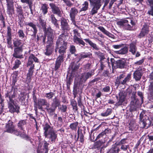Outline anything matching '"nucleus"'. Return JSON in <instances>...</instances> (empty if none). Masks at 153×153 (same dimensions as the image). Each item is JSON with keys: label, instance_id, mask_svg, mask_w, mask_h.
I'll use <instances>...</instances> for the list:
<instances>
[{"label": "nucleus", "instance_id": "f257e3e1", "mask_svg": "<svg viewBox=\"0 0 153 153\" xmlns=\"http://www.w3.org/2000/svg\"><path fill=\"white\" fill-rule=\"evenodd\" d=\"M47 36L48 40L47 43L45 53L47 56L50 55L54 49V45L53 40V31L51 28L48 29L47 32L45 31Z\"/></svg>", "mask_w": 153, "mask_h": 153}, {"label": "nucleus", "instance_id": "f03ea898", "mask_svg": "<svg viewBox=\"0 0 153 153\" xmlns=\"http://www.w3.org/2000/svg\"><path fill=\"white\" fill-rule=\"evenodd\" d=\"M67 36V35L65 34L64 33H62L59 36L56 41L57 47L55 49V51L56 52L57 48L59 47V52L61 55H63L64 54L65 52L67 44L65 42V40L66 39Z\"/></svg>", "mask_w": 153, "mask_h": 153}, {"label": "nucleus", "instance_id": "7ed1b4c3", "mask_svg": "<svg viewBox=\"0 0 153 153\" xmlns=\"http://www.w3.org/2000/svg\"><path fill=\"white\" fill-rule=\"evenodd\" d=\"M44 134L45 137L49 138L52 142H54L57 137L53 128L49 125L46 124L43 126Z\"/></svg>", "mask_w": 153, "mask_h": 153}, {"label": "nucleus", "instance_id": "20e7f679", "mask_svg": "<svg viewBox=\"0 0 153 153\" xmlns=\"http://www.w3.org/2000/svg\"><path fill=\"white\" fill-rule=\"evenodd\" d=\"M120 27L124 29L131 30H133V26L135 25L134 22L131 19H123L117 23Z\"/></svg>", "mask_w": 153, "mask_h": 153}, {"label": "nucleus", "instance_id": "39448f33", "mask_svg": "<svg viewBox=\"0 0 153 153\" xmlns=\"http://www.w3.org/2000/svg\"><path fill=\"white\" fill-rule=\"evenodd\" d=\"M6 132L10 133H14L16 135H19L21 137L23 138H25L27 137V135L25 132H23L22 133L19 132L14 129V126L13 125V123L10 120H9L8 123L6 125Z\"/></svg>", "mask_w": 153, "mask_h": 153}, {"label": "nucleus", "instance_id": "423d86ee", "mask_svg": "<svg viewBox=\"0 0 153 153\" xmlns=\"http://www.w3.org/2000/svg\"><path fill=\"white\" fill-rule=\"evenodd\" d=\"M90 2V4L93 6L91 11V14L93 15L97 13L98 10L100 8L103 4L102 0H88Z\"/></svg>", "mask_w": 153, "mask_h": 153}, {"label": "nucleus", "instance_id": "0eeeda50", "mask_svg": "<svg viewBox=\"0 0 153 153\" xmlns=\"http://www.w3.org/2000/svg\"><path fill=\"white\" fill-rule=\"evenodd\" d=\"M34 109L36 114L38 113V108L42 111L43 110L42 106L45 105L47 107L49 106V104L48 103L47 100L45 99L40 98L38 100L37 102L34 101Z\"/></svg>", "mask_w": 153, "mask_h": 153}, {"label": "nucleus", "instance_id": "6e6552de", "mask_svg": "<svg viewBox=\"0 0 153 153\" xmlns=\"http://www.w3.org/2000/svg\"><path fill=\"white\" fill-rule=\"evenodd\" d=\"M48 145L49 144L45 141L43 143L40 142L37 149V153H47Z\"/></svg>", "mask_w": 153, "mask_h": 153}, {"label": "nucleus", "instance_id": "1a4fd4ad", "mask_svg": "<svg viewBox=\"0 0 153 153\" xmlns=\"http://www.w3.org/2000/svg\"><path fill=\"white\" fill-rule=\"evenodd\" d=\"M131 74L129 73L127 74V76L123 79L124 75L123 74L120 75L117 79V83L120 84L124 85L128 82L131 78Z\"/></svg>", "mask_w": 153, "mask_h": 153}, {"label": "nucleus", "instance_id": "9d476101", "mask_svg": "<svg viewBox=\"0 0 153 153\" xmlns=\"http://www.w3.org/2000/svg\"><path fill=\"white\" fill-rule=\"evenodd\" d=\"M27 31H32L33 32V35L35 36L37 31L36 25L33 23L30 22L25 23Z\"/></svg>", "mask_w": 153, "mask_h": 153}, {"label": "nucleus", "instance_id": "9b49d317", "mask_svg": "<svg viewBox=\"0 0 153 153\" xmlns=\"http://www.w3.org/2000/svg\"><path fill=\"white\" fill-rule=\"evenodd\" d=\"M25 44H22V45L19 47H16L14 49V53L13 54V56L14 57L18 58H22L23 55H19V53L20 52H22L23 49L25 48Z\"/></svg>", "mask_w": 153, "mask_h": 153}, {"label": "nucleus", "instance_id": "f8f14e48", "mask_svg": "<svg viewBox=\"0 0 153 153\" xmlns=\"http://www.w3.org/2000/svg\"><path fill=\"white\" fill-rule=\"evenodd\" d=\"M137 48L135 43L132 42L129 45L128 50L133 55H135V57H138L140 56V54L139 51H137Z\"/></svg>", "mask_w": 153, "mask_h": 153}, {"label": "nucleus", "instance_id": "ddd939ff", "mask_svg": "<svg viewBox=\"0 0 153 153\" xmlns=\"http://www.w3.org/2000/svg\"><path fill=\"white\" fill-rule=\"evenodd\" d=\"M94 74V70H91L88 72H85L82 74L80 77V81L81 82H85Z\"/></svg>", "mask_w": 153, "mask_h": 153}, {"label": "nucleus", "instance_id": "4468645a", "mask_svg": "<svg viewBox=\"0 0 153 153\" xmlns=\"http://www.w3.org/2000/svg\"><path fill=\"white\" fill-rule=\"evenodd\" d=\"M78 13L77 10L75 7H73L71 8V9L69 15L71 19L72 22V23L77 27H78L76 25L75 16L77 15Z\"/></svg>", "mask_w": 153, "mask_h": 153}, {"label": "nucleus", "instance_id": "2eb2a0df", "mask_svg": "<svg viewBox=\"0 0 153 153\" xmlns=\"http://www.w3.org/2000/svg\"><path fill=\"white\" fill-rule=\"evenodd\" d=\"M8 107L10 111L12 113L15 112L18 113L19 111V107L14 103V101L9 102Z\"/></svg>", "mask_w": 153, "mask_h": 153}, {"label": "nucleus", "instance_id": "dca6fc26", "mask_svg": "<svg viewBox=\"0 0 153 153\" xmlns=\"http://www.w3.org/2000/svg\"><path fill=\"white\" fill-rule=\"evenodd\" d=\"M61 27L62 29L64 31H69L70 29L68 24L67 20L64 18H62L61 20Z\"/></svg>", "mask_w": 153, "mask_h": 153}, {"label": "nucleus", "instance_id": "f3484780", "mask_svg": "<svg viewBox=\"0 0 153 153\" xmlns=\"http://www.w3.org/2000/svg\"><path fill=\"white\" fill-rule=\"evenodd\" d=\"M149 32V26L146 24H145L138 35V37L140 38L144 37Z\"/></svg>", "mask_w": 153, "mask_h": 153}, {"label": "nucleus", "instance_id": "a211bd4d", "mask_svg": "<svg viewBox=\"0 0 153 153\" xmlns=\"http://www.w3.org/2000/svg\"><path fill=\"white\" fill-rule=\"evenodd\" d=\"M49 6L52 9V11L53 13L56 14L59 16H61V11L59 7L54 4L53 3H50Z\"/></svg>", "mask_w": 153, "mask_h": 153}, {"label": "nucleus", "instance_id": "6ab92c4d", "mask_svg": "<svg viewBox=\"0 0 153 153\" xmlns=\"http://www.w3.org/2000/svg\"><path fill=\"white\" fill-rule=\"evenodd\" d=\"M53 102L54 106H52V108L51 107L50 109L52 112H53L55 110L56 107L60 105V103L59 100L56 97L53 99Z\"/></svg>", "mask_w": 153, "mask_h": 153}, {"label": "nucleus", "instance_id": "aec40b11", "mask_svg": "<svg viewBox=\"0 0 153 153\" xmlns=\"http://www.w3.org/2000/svg\"><path fill=\"white\" fill-rule=\"evenodd\" d=\"M127 63L126 60L124 59L120 60L117 62V66L118 68H123L126 67Z\"/></svg>", "mask_w": 153, "mask_h": 153}, {"label": "nucleus", "instance_id": "412c9836", "mask_svg": "<svg viewBox=\"0 0 153 153\" xmlns=\"http://www.w3.org/2000/svg\"><path fill=\"white\" fill-rule=\"evenodd\" d=\"M6 97L8 98L9 99V102L14 101L13 100V98L15 97V92L14 90L12 88L11 91L9 92H8L6 94Z\"/></svg>", "mask_w": 153, "mask_h": 153}, {"label": "nucleus", "instance_id": "4be33fe9", "mask_svg": "<svg viewBox=\"0 0 153 153\" xmlns=\"http://www.w3.org/2000/svg\"><path fill=\"white\" fill-rule=\"evenodd\" d=\"M73 41L76 44L82 45L83 46L85 45V42L81 39L78 38L76 36H74L73 37Z\"/></svg>", "mask_w": 153, "mask_h": 153}, {"label": "nucleus", "instance_id": "5701e85b", "mask_svg": "<svg viewBox=\"0 0 153 153\" xmlns=\"http://www.w3.org/2000/svg\"><path fill=\"white\" fill-rule=\"evenodd\" d=\"M98 28L105 34L108 36L109 37L111 38H114V35L106 30L103 27L99 26L98 27Z\"/></svg>", "mask_w": 153, "mask_h": 153}, {"label": "nucleus", "instance_id": "b1692460", "mask_svg": "<svg viewBox=\"0 0 153 153\" xmlns=\"http://www.w3.org/2000/svg\"><path fill=\"white\" fill-rule=\"evenodd\" d=\"M38 59L33 54H30L29 57L28 62L27 63V66L33 64V61L37 62H38Z\"/></svg>", "mask_w": 153, "mask_h": 153}, {"label": "nucleus", "instance_id": "393cba45", "mask_svg": "<svg viewBox=\"0 0 153 153\" xmlns=\"http://www.w3.org/2000/svg\"><path fill=\"white\" fill-rule=\"evenodd\" d=\"M38 22L39 23L38 24V26H39V27H41H41L44 29L45 33L46 34L45 31L47 32L48 29L49 27H48L47 29L46 28H45L46 22L44 21V20L42 19L41 18V17H39L38 19ZM50 28H51L50 27Z\"/></svg>", "mask_w": 153, "mask_h": 153}, {"label": "nucleus", "instance_id": "a878e982", "mask_svg": "<svg viewBox=\"0 0 153 153\" xmlns=\"http://www.w3.org/2000/svg\"><path fill=\"white\" fill-rule=\"evenodd\" d=\"M142 76L141 73L139 71H136L133 74L134 78L136 81L140 80Z\"/></svg>", "mask_w": 153, "mask_h": 153}, {"label": "nucleus", "instance_id": "bb28decb", "mask_svg": "<svg viewBox=\"0 0 153 153\" xmlns=\"http://www.w3.org/2000/svg\"><path fill=\"white\" fill-rule=\"evenodd\" d=\"M120 150V147L116 145H113L109 151V153H118Z\"/></svg>", "mask_w": 153, "mask_h": 153}, {"label": "nucleus", "instance_id": "cd10ccee", "mask_svg": "<svg viewBox=\"0 0 153 153\" xmlns=\"http://www.w3.org/2000/svg\"><path fill=\"white\" fill-rule=\"evenodd\" d=\"M28 66H30V68L29 70L28 73L27 74V78L30 79L33 74V69L34 66V64H31Z\"/></svg>", "mask_w": 153, "mask_h": 153}, {"label": "nucleus", "instance_id": "c85d7f7f", "mask_svg": "<svg viewBox=\"0 0 153 153\" xmlns=\"http://www.w3.org/2000/svg\"><path fill=\"white\" fill-rule=\"evenodd\" d=\"M119 95L120 96L118 102L117 103V105H120L122 104L123 102L124 101L125 98V96L122 93H120Z\"/></svg>", "mask_w": 153, "mask_h": 153}, {"label": "nucleus", "instance_id": "c756f323", "mask_svg": "<svg viewBox=\"0 0 153 153\" xmlns=\"http://www.w3.org/2000/svg\"><path fill=\"white\" fill-rule=\"evenodd\" d=\"M92 54L90 53H83L80 54L79 56V60L88 57H90L91 56Z\"/></svg>", "mask_w": 153, "mask_h": 153}, {"label": "nucleus", "instance_id": "7c9ffc66", "mask_svg": "<svg viewBox=\"0 0 153 153\" xmlns=\"http://www.w3.org/2000/svg\"><path fill=\"white\" fill-rule=\"evenodd\" d=\"M112 112V109L110 108H108L106 111L103 112L101 114V116L103 117H107L111 114Z\"/></svg>", "mask_w": 153, "mask_h": 153}, {"label": "nucleus", "instance_id": "2f4dec72", "mask_svg": "<svg viewBox=\"0 0 153 153\" xmlns=\"http://www.w3.org/2000/svg\"><path fill=\"white\" fill-rule=\"evenodd\" d=\"M22 41L21 40L17 39L13 41V45L14 47H19L22 44H25L24 43H22Z\"/></svg>", "mask_w": 153, "mask_h": 153}, {"label": "nucleus", "instance_id": "473e14b6", "mask_svg": "<svg viewBox=\"0 0 153 153\" xmlns=\"http://www.w3.org/2000/svg\"><path fill=\"white\" fill-rule=\"evenodd\" d=\"M26 121L25 120H20L18 123V126L20 128L23 130L24 126L26 124Z\"/></svg>", "mask_w": 153, "mask_h": 153}, {"label": "nucleus", "instance_id": "72a5a7b5", "mask_svg": "<svg viewBox=\"0 0 153 153\" xmlns=\"http://www.w3.org/2000/svg\"><path fill=\"white\" fill-rule=\"evenodd\" d=\"M51 22L56 27H58L59 26L57 22V20L55 18L54 16L53 15H51Z\"/></svg>", "mask_w": 153, "mask_h": 153}, {"label": "nucleus", "instance_id": "f704fd0d", "mask_svg": "<svg viewBox=\"0 0 153 153\" xmlns=\"http://www.w3.org/2000/svg\"><path fill=\"white\" fill-rule=\"evenodd\" d=\"M7 40L8 44V47L9 48H12L11 35H7Z\"/></svg>", "mask_w": 153, "mask_h": 153}, {"label": "nucleus", "instance_id": "c9c22d12", "mask_svg": "<svg viewBox=\"0 0 153 153\" xmlns=\"http://www.w3.org/2000/svg\"><path fill=\"white\" fill-rule=\"evenodd\" d=\"M48 8V5L46 4H45L42 5L41 9L43 14L45 15L47 13Z\"/></svg>", "mask_w": 153, "mask_h": 153}, {"label": "nucleus", "instance_id": "e433bc0d", "mask_svg": "<svg viewBox=\"0 0 153 153\" xmlns=\"http://www.w3.org/2000/svg\"><path fill=\"white\" fill-rule=\"evenodd\" d=\"M128 49L125 47L121 49L120 50L117 51V53L119 54H124L128 52Z\"/></svg>", "mask_w": 153, "mask_h": 153}, {"label": "nucleus", "instance_id": "4c0bfd02", "mask_svg": "<svg viewBox=\"0 0 153 153\" xmlns=\"http://www.w3.org/2000/svg\"><path fill=\"white\" fill-rule=\"evenodd\" d=\"M88 3L86 1H85L82 4L81 11H85L88 10Z\"/></svg>", "mask_w": 153, "mask_h": 153}, {"label": "nucleus", "instance_id": "58836bf2", "mask_svg": "<svg viewBox=\"0 0 153 153\" xmlns=\"http://www.w3.org/2000/svg\"><path fill=\"white\" fill-rule=\"evenodd\" d=\"M7 3V8L10 10H13V3L12 0H6Z\"/></svg>", "mask_w": 153, "mask_h": 153}, {"label": "nucleus", "instance_id": "ea45409f", "mask_svg": "<svg viewBox=\"0 0 153 153\" xmlns=\"http://www.w3.org/2000/svg\"><path fill=\"white\" fill-rule=\"evenodd\" d=\"M21 62L18 59H16L15 61L14 65L13 68V70H15L18 68L19 65L21 64Z\"/></svg>", "mask_w": 153, "mask_h": 153}, {"label": "nucleus", "instance_id": "a19ab883", "mask_svg": "<svg viewBox=\"0 0 153 153\" xmlns=\"http://www.w3.org/2000/svg\"><path fill=\"white\" fill-rule=\"evenodd\" d=\"M78 124V123L77 122L71 123L70 126V128L71 129L76 131Z\"/></svg>", "mask_w": 153, "mask_h": 153}, {"label": "nucleus", "instance_id": "79ce46f5", "mask_svg": "<svg viewBox=\"0 0 153 153\" xmlns=\"http://www.w3.org/2000/svg\"><path fill=\"white\" fill-rule=\"evenodd\" d=\"M54 94L52 92L47 93L45 94V96L48 99H51L54 95Z\"/></svg>", "mask_w": 153, "mask_h": 153}, {"label": "nucleus", "instance_id": "37998d69", "mask_svg": "<svg viewBox=\"0 0 153 153\" xmlns=\"http://www.w3.org/2000/svg\"><path fill=\"white\" fill-rule=\"evenodd\" d=\"M18 34L19 37L21 38H23L25 36L23 31L21 30H19L18 32Z\"/></svg>", "mask_w": 153, "mask_h": 153}, {"label": "nucleus", "instance_id": "c03bdc74", "mask_svg": "<svg viewBox=\"0 0 153 153\" xmlns=\"http://www.w3.org/2000/svg\"><path fill=\"white\" fill-rule=\"evenodd\" d=\"M16 11L19 15H22V11L21 6L18 5V7H17Z\"/></svg>", "mask_w": 153, "mask_h": 153}, {"label": "nucleus", "instance_id": "a18cd8bd", "mask_svg": "<svg viewBox=\"0 0 153 153\" xmlns=\"http://www.w3.org/2000/svg\"><path fill=\"white\" fill-rule=\"evenodd\" d=\"M70 67L73 70H75L78 68L79 66L77 65H75L74 62H72L71 64Z\"/></svg>", "mask_w": 153, "mask_h": 153}, {"label": "nucleus", "instance_id": "49530a36", "mask_svg": "<svg viewBox=\"0 0 153 153\" xmlns=\"http://www.w3.org/2000/svg\"><path fill=\"white\" fill-rule=\"evenodd\" d=\"M144 62V59H143L137 61L134 63V65L135 66L139 65H142Z\"/></svg>", "mask_w": 153, "mask_h": 153}, {"label": "nucleus", "instance_id": "de8ad7c7", "mask_svg": "<svg viewBox=\"0 0 153 153\" xmlns=\"http://www.w3.org/2000/svg\"><path fill=\"white\" fill-rule=\"evenodd\" d=\"M63 55H59L57 58L56 61L62 63L63 61Z\"/></svg>", "mask_w": 153, "mask_h": 153}, {"label": "nucleus", "instance_id": "09e8293b", "mask_svg": "<svg viewBox=\"0 0 153 153\" xmlns=\"http://www.w3.org/2000/svg\"><path fill=\"white\" fill-rule=\"evenodd\" d=\"M144 113L143 112H141L140 115V121L143 122V123H144V120L143 119L144 117Z\"/></svg>", "mask_w": 153, "mask_h": 153}, {"label": "nucleus", "instance_id": "8fccbe9b", "mask_svg": "<svg viewBox=\"0 0 153 153\" xmlns=\"http://www.w3.org/2000/svg\"><path fill=\"white\" fill-rule=\"evenodd\" d=\"M149 91L150 94L153 93V82H151L149 86Z\"/></svg>", "mask_w": 153, "mask_h": 153}, {"label": "nucleus", "instance_id": "3c124183", "mask_svg": "<svg viewBox=\"0 0 153 153\" xmlns=\"http://www.w3.org/2000/svg\"><path fill=\"white\" fill-rule=\"evenodd\" d=\"M66 5L68 7L72 6V4L70 0H62Z\"/></svg>", "mask_w": 153, "mask_h": 153}, {"label": "nucleus", "instance_id": "603ef678", "mask_svg": "<svg viewBox=\"0 0 153 153\" xmlns=\"http://www.w3.org/2000/svg\"><path fill=\"white\" fill-rule=\"evenodd\" d=\"M70 50L71 54L74 53L76 51L75 46L74 45H71Z\"/></svg>", "mask_w": 153, "mask_h": 153}, {"label": "nucleus", "instance_id": "864d4df0", "mask_svg": "<svg viewBox=\"0 0 153 153\" xmlns=\"http://www.w3.org/2000/svg\"><path fill=\"white\" fill-rule=\"evenodd\" d=\"M110 87L108 86H106L104 87L102 90V91L104 92H108L110 91Z\"/></svg>", "mask_w": 153, "mask_h": 153}, {"label": "nucleus", "instance_id": "5fc2aeb1", "mask_svg": "<svg viewBox=\"0 0 153 153\" xmlns=\"http://www.w3.org/2000/svg\"><path fill=\"white\" fill-rule=\"evenodd\" d=\"M91 64L89 63H87L84 65V70L85 71H88L90 68Z\"/></svg>", "mask_w": 153, "mask_h": 153}, {"label": "nucleus", "instance_id": "6e6d98bb", "mask_svg": "<svg viewBox=\"0 0 153 153\" xmlns=\"http://www.w3.org/2000/svg\"><path fill=\"white\" fill-rule=\"evenodd\" d=\"M21 1L23 3H26L28 4H33V0H21Z\"/></svg>", "mask_w": 153, "mask_h": 153}, {"label": "nucleus", "instance_id": "4d7b16f0", "mask_svg": "<svg viewBox=\"0 0 153 153\" xmlns=\"http://www.w3.org/2000/svg\"><path fill=\"white\" fill-rule=\"evenodd\" d=\"M61 63L60 62H58L56 61L55 65V70L56 71L60 67L61 64Z\"/></svg>", "mask_w": 153, "mask_h": 153}, {"label": "nucleus", "instance_id": "13d9d810", "mask_svg": "<svg viewBox=\"0 0 153 153\" xmlns=\"http://www.w3.org/2000/svg\"><path fill=\"white\" fill-rule=\"evenodd\" d=\"M123 45V44L117 45H113L112 47L115 49H118L122 47Z\"/></svg>", "mask_w": 153, "mask_h": 153}, {"label": "nucleus", "instance_id": "bf43d9fd", "mask_svg": "<svg viewBox=\"0 0 153 153\" xmlns=\"http://www.w3.org/2000/svg\"><path fill=\"white\" fill-rule=\"evenodd\" d=\"M128 147H129V146L128 145H122L121 147V149L123 151H125L127 150Z\"/></svg>", "mask_w": 153, "mask_h": 153}, {"label": "nucleus", "instance_id": "052dcab7", "mask_svg": "<svg viewBox=\"0 0 153 153\" xmlns=\"http://www.w3.org/2000/svg\"><path fill=\"white\" fill-rule=\"evenodd\" d=\"M67 109V106L65 105H62L61 108V110L62 112H65Z\"/></svg>", "mask_w": 153, "mask_h": 153}, {"label": "nucleus", "instance_id": "680f3d73", "mask_svg": "<svg viewBox=\"0 0 153 153\" xmlns=\"http://www.w3.org/2000/svg\"><path fill=\"white\" fill-rule=\"evenodd\" d=\"M137 94L140 97L142 102H143V97L142 93L141 92L138 91L137 92Z\"/></svg>", "mask_w": 153, "mask_h": 153}, {"label": "nucleus", "instance_id": "e2e57ef3", "mask_svg": "<svg viewBox=\"0 0 153 153\" xmlns=\"http://www.w3.org/2000/svg\"><path fill=\"white\" fill-rule=\"evenodd\" d=\"M102 144L103 143L102 142L99 141L95 143V145L97 146V147H99L102 146Z\"/></svg>", "mask_w": 153, "mask_h": 153}, {"label": "nucleus", "instance_id": "0e129e2a", "mask_svg": "<svg viewBox=\"0 0 153 153\" xmlns=\"http://www.w3.org/2000/svg\"><path fill=\"white\" fill-rule=\"evenodd\" d=\"M90 45L92 47L94 48L96 50H97L98 49V48L97 45L93 43V42H92V43Z\"/></svg>", "mask_w": 153, "mask_h": 153}, {"label": "nucleus", "instance_id": "69168bd1", "mask_svg": "<svg viewBox=\"0 0 153 153\" xmlns=\"http://www.w3.org/2000/svg\"><path fill=\"white\" fill-rule=\"evenodd\" d=\"M7 29V35H11V28L10 27H8Z\"/></svg>", "mask_w": 153, "mask_h": 153}, {"label": "nucleus", "instance_id": "338daca9", "mask_svg": "<svg viewBox=\"0 0 153 153\" xmlns=\"http://www.w3.org/2000/svg\"><path fill=\"white\" fill-rule=\"evenodd\" d=\"M151 7H153V0H147Z\"/></svg>", "mask_w": 153, "mask_h": 153}, {"label": "nucleus", "instance_id": "774afa93", "mask_svg": "<svg viewBox=\"0 0 153 153\" xmlns=\"http://www.w3.org/2000/svg\"><path fill=\"white\" fill-rule=\"evenodd\" d=\"M148 13L149 14L153 16V7H151V10L148 11Z\"/></svg>", "mask_w": 153, "mask_h": 153}]
</instances>
